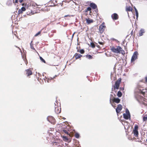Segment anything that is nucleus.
Returning <instances> with one entry per match:
<instances>
[{"label":"nucleus","instance_id":"nucleus-42","mask_svg":"<svg viewBox=\"0 0 147 147\" xmlns=\"http://www.w3.org/2000/svg\"><path fill=\"white\" fill-rule=\"evenodd\" d=\"M27 5V4L26 3L25 4V3H23L22 4V6H24L25 5Z\"/></svg>","mask_w":147,"mask_h":147},{"label":"nucleus","instance_id":"nucleus-2","mask_svg":"<svg viewBox=\"0 0 147 147\" xmlns=\"http://www.w3.org/2000/svg\"><path fill=\"white\" fill-rule=\"evenodd\" d=\"M138 126L137 125H136L134 126V129L133 130L132 133L134 134V137H137L138 135Z\"/></svg>","mask_w":147,"mask_h":147},{"label":"nucleus","instance_id":"nucleus-28","mask_svg":"<svg viewBox=\"0 0 147 147\" xmlns=\"http://www.w3.org/2000/svg\"><path fill=\"white\" fill-rule=\"evenodd\" d=\"M41 30L39 31L34 36L36 37L37 36H38L39 34H40L41 33Z\"/></svg>","mask_w":147,"mask_h":147},{"label":"nucleus","instance_id":"nucleus-36","mask_svg":"<svg viewBox=\"0 0 147 147\" xmlns=\"http://www.w3.org/2000/svg\"><path fill=\"white\" fill-rule=\"evenodd\" d=\"M124 89V87L120 88V90L121 91H123Z\"/></svg>","mask_w":147,"mask_h":147},{"label":"nucleus","instance_id":"nucleus-6","mask_svg":"<svg viewBox=\"0 0 147 147\" xmlns=\"http://www.w3.org/2000/svg\"><path fill=\"white\" fill-rule=\"evenodd\" d=\"M138 54L137 52L136 51L134 53L131 59V63L134 62L137 59Z\"/></svg>","mask_w":147,"mask_h":147},{"label":"nucleus","instance_id":"nucleus-34","mask_svg":"<svg viewBox=\"0 0 147 147\" xmlns=\"http://www.w3.org/2000/svg\"><path fill=\"white\" fill-rule=\"evenodd\" d=\"M81 97L82 96L80 95H78V98L79 100H81Z\"/></svg>","mask_w":147,"mask_h":147},{"label":"nucleus","instance_id":"nucleus-35","mask_svg":"<svg viewBox=\"0 0 147 147\" xmlns=\"http://www.w3.org/2000/svg\"><path fill=\"white\" fill-rule=\"evenodd\" d=\"M145 92H143V91H142L141 92L142 94L144 96L145 94Z\"/></svg>","mask_w":147,"mask_h":147},{"label":"nucleus","instance_id":"nucleus-7","mask_svg":"<svg viewBox=\"0 0 147 147\" xmlns=\"http://www.w3.org/2000/svg\"><path fill=\"white\" fill-rule=\"evenodd\" d=\"M48 120L51 123L54 124L56 121L54 118L52 116H49L47 118Z\"/></svg>","mask_w":147,"mask_h":147},{"label":"nucleus","instance_id":"nucleus-15","mask_svg":"<svg viewBox=\"0 0 147 147\" xmlns=\"http://www.w3.org/2000/svg\"><path fill=\"white\" fill-rule=\"evenodd\" d=\"M132 8L130 6H126V10L127 12L128 11H132Z\"/></svg>","mask_w":147,"mask_h":147},{"label":"nucleus","instance_id":"nucleus-22","mask_svg":"<svg viewBox=\"0 0 147 147\" xmlns=\"http://www.w3.org/2000/svg\"><path fill=\"white\" fill-rule=\"evenodd\" d=\"M77 51L78 52H80V53L82 54H84L85 52V51L83 49H81L80 50L78 49Z\"/></svg>","mask_w":147,"mask_h":147},{"label":"nucleus","instance_id":"nucleus-12","mask_svg":"<svg viewBox=\"0 0 147 147\" xmlns=\"http://www.w3.org/2000/svg\"><path fill=\"white\" fill-rule=\"evenodd\" d=\"M26 10V9L24 7H22L20 9H19L18 11V14H20L23 13V11H24Z\"/></svg>","mask_w":147,"mask_h":147},{"label":"nucleus","instance_id":"nucleus-3","mask_svg":"<svg viewBox=\"0 0 147 147\" xmlns=\"http://www.w3.org/2000/svg\"><path fill=\"white\" fill-rule=\"evenodd\" d=\"M121 78H119L116 82L115 85L113 86L114 89H118L119 86L121 82Z\"/></svg>","mask_w":147,"mask_h":147},{"label":"nucleus","instance_id":"nucleus-23","mask_svg":"<svg viewBox=\"0 0 147 147\" xmlns=\"http://www.w3.org/2000/svg\"><path fill=\"white\" fill-rule=\"evenodd\" d=\"M85 57H86V58L89 59H93V57L92 56L89 55H86Z\"/></svg>","mask_w":147,"mask_h":147},{"label":"nucleus","instance_id":"nucleus-40","mask_svg":"<svg viewBox=\"0 0 147 147\" xmlns=\"http://www.w3.org/2000/svg\"><path fill=\"white\" fill-rule=\"evenodd\" d=\"M96 46L98 48L100 49V46L98 45H96Z\"/></svg>","mask_w":147,"mask_h":147},{"label":"nucleus","instance_id":"nucleus-37","mask_svg":"<svg viewBox=\"0 0 147 147\" xmlns=\"http://www.w3.org/2000/svg\"><path fill=\"white\" fill-rule=\"evenodd\" d=\"M13 2L16 3H17L18 2V0H13Z\"/></svg>","mask_w":147,"mask_h":147},{"label":"nucleus","instance_id":"nucleus-45","mask_svg":"<svg viewBox=\"0 0 147 147\" xmlns=\"http://www.w3.org/2000/svg\"><path fill=\"white\" fill-rule=\"evenodd\" d=\"M55 78V77H53V78Z\"/></svg>","mask_w":147,"mask_h":147},{"label":"nucleus","instance_id":"nucleus-4","mask_svg":"<svg viewBox=\"0 0 147 147\" xmlns=\"http://www.w3.org/2000/svg\"><path fill=\"white\" fill-rule=\"evenodd\" d=\"M105 23L103 22L102 24L99 26V32L102 34L103 33L105 29L106 28V26L105 25Z\"/></svg>","mask_w":147,"mask_h":147},{"label":"nucleus","instance_id":"nucleus-10","mask_svg":"<svg viewBox=\"0 0 147 147\" xmlns=\"http://www.w3.org/2000/svg\"><path fill=\"white\" fill-rule=\"evenodd\" d=\"M111 17L113 20H117L119 18V16L117 14L114 13L112 15Z\"/></svg>","mask_w":147,"mask_h":147},{"label":"nucleus","instance_id":"nucleus-24","mask_svg":"<svg viewBox=\"0 0 147 147\" xmlns=\"http://www.w3.org/2000/svg\"><path fill=\"white\" fill-rule=\"evenodd\" d=\"M143 120L144 121H147V115H144L143 117Z\"/></svg>","mask_w":147,"mask_h":147},{"label":"nucleus","instance_id":"nucleus-31","mask_svg":"<svg viewBox=\"0 0 147 147\" xmlns=\"http://www.w3.org/2000/svg\"><path fill=\"white\" fill-rule=\"evenodd\" d=\"M75 137L77 138H78L79 137V135L78 134L76 133L75 134Z\"/></svg>","mask_w":147,"mask_h":147},{"label":"nucleus","instance_id":"nucleus-38","mask_svg":"<svg viewBox=\"0 0 147 147\" xmlns=\"http://www.w3.org/2000/svg\"><path fill=\"white\" fill-rule=\"evenodd\" d=\"M98 43L102 45H103L104 44V43L103 42H99Z\"/></svg>","mask_w":147,"mask_h":147},{"label":"nucleus","instance_id":"nucleus-41","mask_svg":"<svg viewBox=\"0 0 147 147\" xmlns=\"http://www.w3.org/2000/svg\"><path fill=\"white\" fill-rule=\"evenodd\" d=\"M23 0H19V2L20 3H22L23 1Z\"/></svg>","mask_w":147,"mask_h":147},{"label":"nucleus","instance_id":"nucleus-33","mask_svg":"<svg viewBox=\"0 0 147 147\" xmlns=\"http://www.w3.org/2000/svg\"><path fill=\"white\" fill-rule=\"evenodd\" d=\"M25 63L26 64V65H27V64L28 63V61H27L26 57H25Z\"/></svg>","mask_w":147,"mask_h":147},{"label":"nucleus","instance_id":"nucleus-43","mask_svg":"<svg viewBox=\"0 0 147 147\" xmlns=\"http://www.w3.org/2000/svg\"><path fill=\"white\" fill-rule=\"evenodd\" d=\"M53 78H51V79H50L51 80H53Z\"/></svg>","mask_w":147,"mask_h":147},{"label":"nucleus","instance_id":"nucleus-13","mask_svg":"<svg viewBox=\"0 0 147 147\" xmlns=\"http://www.w3.org/2000/svg\"><path fill=\"white\" fill-rule=\"evenodd\" d=\"M82 56V55L77 53H76L74 56L76 59H79Z\"/></svg>","mask_w":147,"mask_h":147},{"label":"nucleus","instance_id":"nucleus-29","mask_svg":"<svg viewBox=\"0 0 147 147\" xmlns=\"http://www.w3.org/2000/svg\"><path fill=\"white\" fill-rule=\"evenodd\" d=\"M40 59L42 62L44 63H46L45 61L41 57H40Z\"/></svg>","mask_w":147,"mask_h":147},{"label":"nucleus","instance_id":"nucleus-11","mask_svg":"<svg viewBox=\"0 0 147 147\" xmlns=\"http://www.w3.org/2000/svg\"><path fill=\"white\" fill-rule=\"evenodd\" d=\"M26 75L27 76H29L32 74V71L30 69H28L26 70Z\"/></svg>","mask_w":147,"mask_h":147},{"label":"nucleus","instance_id":"nucleus-8","mask_svg":"<svg viewBox=\"0 0 147 147\" xmlns=\"http://www.w3.org/2000/svg\"><path fill=\"white\" fill-rule=\"evenodd\" d=\"M126 114L124 113L123 117L124 118L126 119H128L130 117L129 112L128 110H126Z\"/></svg>","mask_w":147,"mask_h":147},{"label":"nucleus","instance_id":"nucleus-32","mask_svg":"<svg viewBox=\"0 0 147 147\" xmlns=\"http://www.w3.org/2000/svg\"><path fill=\"white\" fill-rule=\"evenodd\" d=\"M63 138L66 141H67L68 140V138L65 136H63Z\"/></svg>","mask_w":147,"mask_h":147},{"label":"nucleus","instance_id":"nucleus-39","mask_svg":"<svg viewBox=\"0 0 147 147\" xmlns=\"http://www.w3.org/2000/svg\"><path fill=\"white\" fill-rule=\"evenodd\" d=\"M71 17V16L69 15H65L64 16V17Z\"/></svg>","mask_w":147,"mask_h":147},{"label":"nucleus","instance_id":"nucleus-26","mask_svg":"<svg viewBox=\"0 0 147 147\" xmlns=\"http://www.w3.org/2000/svg\"><path fill=\"white\" fill-rule=\"evenodd\" d=\"M32 41L31 42H30V47H31V48L32 49H33V50H35V49L34 48V47H33V44L32 43Z\"/></svg>","mask_w":147,"mask_h":147},{"label":"nucleus","instance_id":"nucleus-27","mask_svg":"<svg viewBox=\"0 0 147 147\" xmlns=\"http://www.w3.org/2000/svg\"><path fill=\"white\" fill-rule=\"evenodd\" d=\"M134 8H135V11L136 14V16L137 18H138V11H137V9L135 7Z\"/></svg>","mask_w":147,"mask_h":147},{"label":"nucleus","instance_id":"nucleus-44","mask_svg":"<svg viewBox=\"0 0 147 147\" xmlns=\"http://www.w3.org/2000/svg\"><path fill=\"white\" fill-rule=\"evenodd\" d=\"M61 6H62V5H63V3H61Z\"/></svg>","mask_w":147,"mask_h":147},{"label":"nucleus","instance_id":"nucleus-18","mask_svg":"<svg viewBox=\"0 0 147 147\" xmlns=\"http://www.w3.org/2000/svg\"><path fill=\"white\" fill-rule=\"evenodd\" d=\"M120 101V100L118 98H114L113 99V101L117 103H119Z\"/></svg>","mask_w":147,"mask_h":147},{"label":"nucleus","instance_id":"nucleus-30","mask_svg":"<svg viewBox=\"0 0 147 147\" xmlns=\"http://www.w3.org/2000/svg\"><path fill=\"white\" fill-rule=\"evenodd\" d=\"M91 47L92 48H95V44L94 43H93L92 42L91 43Z\"/></svg>","mask_w":147,"mask_h":147},{"label":"nucleus","instance_id":"nucleus-17","mask_svg":"<svg viewBox=\"0 0 147 147\" xmlns=\"http://www.w3.org/2000/svg\"><path fill=\"white\" fill-rule=\"evenodd\" d=\"M144 33V30L142 29H141L139 32L138 36H142L143 34Z\"/></svg>","mask_w":147,"mask_h":147},{"label":"nucleus","instance_id":"nucleus-5","mask_svg":"<svg viewBox=\"0 0 147 147\" xmlns=\"http://www.w3.org/2000/svg\"><path fill=\"white\" fill-rule=\"evenodd\" d=\"M55 113L57 114H59L61 112V110L60 106L56 105L55 104Z\"/></svg>","mask_w":147,"mask_h":147},{"label":"nucleus","instance_id":"nucleus-9","mask_svg":"<svg viewBox=\"0 0 147 147\" xmlns=\"http://www.w3.org/2000/svg\"><path fill=\"white\" fill-rule=\"evenodd\" d=\"M122 109V106L121 104L118 105L116 109V112L117 114L120 113Z\"/></svg>","mask_w":147,"mask_h":147},{"label":"nucleus","instance_id":"nucleus-25","mask_svg":"<svg viewBox=\"0 0 147 147\" xmlns=\"http://www.w3.org/2000/svg\"><path fill=\"white\" fill-rule=\"evenodd\" d=\"M122 95V94L121 92H120V91H118L117 93V96L119 97H121V96Z\"/></svg>","mask_w":147,"mask_h":147},{"label":"nucleus","instance_id":"nucleus-1","mask_svg":"<svg viewBox=\"0 0 147 147\" xmlns=\"http://www.w3.org/2000/svg\"><path fill=\"white\" fill-rule=\"evenodd\" d=\"M111 50L112 52L115 53H121L123 55H124L125 54V51L119 46H113L111 48Z\"/></svg>","mask_w":147,"mask_h":147},{"label":"nucleus","instance_id":"nucleus-16","mask_svg":"<svg viewBox=\"0 0 147 147\" xmlns=\"http://www.w3.org/2000/svg\"><path fill=\"white\" fill-rule=\"evenodd\" d=\"M86 23L88 24H90L91 23L93 22V21L92 20L90 19L89 18H86Z\"/></svg>","mask_w":147,"mask_h":147},{"label":"nucleus","instance_id":"nucleus-20","mask_svg":"<svg viewBox=\"0 0 147 147\" xmlns=\"http://www.w3.org/2000/svg\"><path fill=\"white\" fill-rule=\"evenodd\" d=\"M91 8L90 7H88L86 9H85L84 12L85 13H87V12L88 11H90V13H91Z\"/></svg>","mask_w":147,"mask_h":147},{"label":"nucleus","instance_id":"nucleus-19","mask_svg":"<svg viewBox=\"0 0 147 147\" xmlns=\"http://www.w3.org/2000/svg\"><path fill=\"white\" fill-rule=\"evenodd\" d=\"M63 132L65 134L69 135V136H71L70 134V133L69 130H67L66 129H63Z\"/></svg>","mask_w":147,"mask_h":147},{"label":"nucleus","instance_id":"nucleus-21","mask_svg":"<svg viewBox=\"0 0 147 147\" xmlns=\"http://www.w3.org/2000/svg\"><path fill=\"white\" fill-rule=\"evenodd\" d=\"M53 145L55 147H62L60 145V143L56 142L54 143Z\"/></svg>","mask_w":147,"mask_h":147},{"label":"nucleus","instance_id":"nucleus-14","mask_svg":"<svg viewBox=\"0 0 147 147\" xmlns=\"http://www.w3.org/2000/svg\"><path fill=\"white\" fill-rule=\"evenodd\" d=\"M90 7L93 9H95L97 8V6L94 3H91L90 5Z\"/></svg>","mask_w":147,"mask_h":147}]
</instances>
